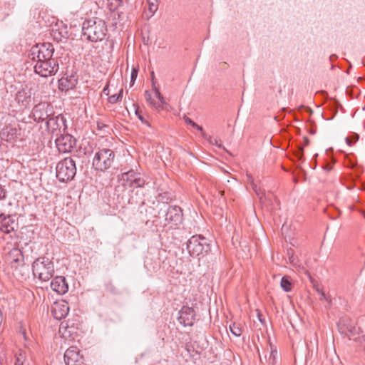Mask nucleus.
I'll return each mask as SVG.
<instances>
[{"instance_id":"4be33fe9","label":"nucleus","mask_w":365,"mask_h":365,"mask_svg":"<svg viewBox=\"0 0 365 365\" xmlns=\"http://www.w3.org/2000/svg\"><path fill=\"white\" fill-rule=\"evenodd\" d=\"M128 3V0H108V7L110 11H115Z\"/></svg>"},{"instance_id":"39448f33","label":"nucleus","mask_w":365,"mask_h":365,"mask_svg":"<svg viewBox=\"0 0 365 365\" xmlns=\"http://www.w3.org/2000/svg\"><path fill=\"white\" fill-rule=\"evenodd\" d=\"M187 249L192 257L204 255L210 250L207 239L201 235L192 236L187 243Z\"/></svg>"},{"instance_id":"423d86ee","label":"nucleus","mask_w":365,"mask_h":365,"mask_svg":"<svg viewBox=\"0 0 365 365\" xmlns=\"http://www.w3.org/2000/svg\"><path fill=\"white\" fill-rule=\"evenodd\" d=\"M53 53L54 48L53 44L50 43H43L41 44H36L31 47L29 53V57L33 61L55 59L53 58Z\"/></svg>"},{"instance_id":"bb28decb","label":"nucleus","mask_w":365,"mask_h":365,"mask_svg":"<svg viewBox=\"0 0 365 365\" xmlns=\"http://www.w3.org/2000/svg\"><path fill=\"white\" fill-rule=\"evenodd\" d=\"M339 330L342 333H344L349 339H351V336L354 335L356 332L355 327L353 326L347 327L346 329H344L343 327H340Z\"/></svg>"},{"instance_id":"ddd939ff","label":"nucleus","mask_w":365,"mask_h":365,"mask_svg":"<svg viewBox=\"0 0 365 365\" xmlns=\"http://www.w3.org/2000/svg\"><path fill=\"white\" fill-rule=\"evenodd\" d=\"M165 220L170 224L178 225L182 222V210L178 206H170L165 213Z\"/></svg>"},{"instance_id":"f257e3e1","label":"nucleus","mask_w":365,"mask_h":365,"mask_svg":"<svg viewBox=\"0 0 365 365\" xmlns=\"http://www.w3.org/2000/svg\"><path fill=\"white\" fill-rule=\"evenodd\" d=\"M106 33L107 26L102 19H90L83 23L82 35L89 41H101L105 38Z\"/></svg>"},{"instance_id":"f704fd0d","label":"nucleus","mask_w":365,"mask_h":365,"mask_svg":"<svg viewBox=\"0 0 365 365\" xmlns=\"http://www.w3.org/2000/svg\"><path fill=\"white\" fill-rule=\"evenodd\" d=\"M135 115L138 116V118L144 124L148 125V126H150V125L149 124L148 121H147L143 114H142V112L140 110H139L138 108H137L135 110Z\"/></svg>"},{"instance_id":"3c124183","label":"nucleus","mask_w":365,"mask_h":365,"mask_svg":"<svg viewBox=\"0 0 365 365\" xmlns=\"http://www.w3.org/2000/svg\"><path fill=\"white\" fill-rule=\"evenodd\" d=\"M351 167H354L355 165V164L354 163H351Z\"/></svg>"},{"instance_id":"393cba45","label":"nucleus","mask_w":365,"mask_h":365,"mask_svg":"<svg viewBox=\"0 0 365 365\" xmlns=\"http://www.w3.org/2000/svg\"><path fill=\"white\" fill-rule=\"evenodd\" d=\"M280 285L283 290L285 292H288L292 290V286L289 277H283L281 279Z\"/></svg>"},{"instance_id":"aec40b11","label":"nucleus","mask_w":365,"mask_h":365,"mask_svg":"<svg viewBox=\"0 0 365 365\" xmlns=\"http://www.w3.org/2000/svg\"><path fill=\"white\" fill-rule=\"evenodd\" d=\"M15 100L21 108H26L31 101L30 91L25 88L19 91L16 94Z\"/></svg>"},{"instance_id":"c03bdc74","label":"nucleus","mask_w":365,"mask_h":365,"mask_svg":"<svg viewBox=\"0 0 365 365\" xmlns=\"http://www.w3.org/2000/svg\"><path fill=\"white\" fill-rule=\"evenodd\" d=\"M319 292L321 295L320 300H322V299L328 300V299L327 298L325 293L324 292L319 291Z\"/></svg>"},{"instance_id":"a18cd8bd","label":"nucleus","mask_w":365,"mask_h":365,"mask_svg":"<svg viewBox=\"0 0 365 365\" xmlns=\"http://www.w3.org/2000/svg\"><path fill=\"white\" fill-rule=\"evenodd\" d=\"M97 126H98V129L102 130L104 127H106V125L101 122H98Z\"/></svg>"},{"instance_id":"49530a36","label":"nucleus","mask_w":365,"mask_h":365,"mask_svg":"<svg viewBox=\"0 0 365 365\" xmlns=\"http://www.w3.org/2000/svg\"><path fill=\"white\" fill-rule=\"evenodd\" d=\"M359 341L363 346V342H365V334L359 339Z\"/></svg>"},{"instance_id":"7c9ffc66","label":"nucleus","mask_w":365,"mask_h":365,"mask_svg":"<svg viewBox=\"0 0 365 365\" xmlns=\"http://www.w3.org/2000/svg\"><path fill=\"white\" fill-rule=\"evenodd\" d=\"M359 140L358 134H353L351 136H348L345 138L346 143L348 145H353Z\"/></svg>"},{"instance_id":"79ce46f5","label":"nucleus","mask_w":365,"mask_h":365,"mask_svg":"<svg viewBox=\"0 0 365 365\" xmlns=\"http://www.w3.org/2000/svg\"><path fill=\"white\" fill-rule=\"evenodd\" d=\"M0 365H5V354L0 352Z\"/></svg>"},{"instance_id":"c85d7f7f","label":"nucleus","mask_w":365,"mask_h":365,"mask_svg":"<svg viewBox=\"0 0 365 365\" xmlns=\"http://www.w3.org/2000/svg\"><path fill=\"white\" fill-rule=\"evenodd\" d=\"M153 89L155 92V97L159 101L158 103L163 106V105L165 103V100L164 97L160 93L159 89L158 88H156L154 85H153Z\"/></svg>"},{"instance_id":"8fccbe9b","label":"nucleus","mask_w":365,"mask_h":365,"mask_svg":"<svg viewBox=\"0 0 365 365\" xmlns=\"http://www.w3.org/2000/svg\"><path fill=\"white\" fill-rule=\"evenodd\" d=\"M362 214L364 215V217L365 218V212L364 211H362Z\"/></svg>"},{"instance_id":"a19ab883","label":"nucleus","mask_w":365,"mask_h":365,"mask_svg":"<svg viewBox=\"0 0 365 365\" xmlns=\"http://www.w3.org/2000/svg\"><path fill=\"white\" fill-rule=\"evenodd\" d=\"M287 254L289 255V261L291 264H294V255H293V253H290V251L288 250L287 252Z\"/></svg>"},{"instance_id":"412c9836","label":"nucleus","mask_w":365,"mask_h":365,"mask_svg":"<svg viewBox=\"0 0 365 365\" xmlns=\"http://www.w3.org/2000/svg\"><path fill=\"white\" fill-rule=\"evenodd\" d=\"M16 128L11 127H6L2 129L0 135L1 140H5L6 142H11L13 140H14V138L16 136Z\"/></svg>"},{"instance_id":"5701e85b","label":"nucleus","mask_w":365,"mask_h":365,"mask_svg":"<svg viewBox=\"0 0 365 365\" xmlns=\"http://www.w3.org/2000/svg\"><path fill=\"white\" fill-rule=\"evenodd\" d=\"M247 182L250 184L252 189L256 193V195L260 198H262L263 193L262 192L259 187H257V184L255 182L253 177L250 174L246 175Z\"/></svg>"},{"instance_id":"c9c22d12","label":"nucleus","mask_w":365,"mask_h":365,"mask_svg":"<svg viewBox=\"0 0 365 365\" xmlns=\"http://www.w3.org/2000/svg\"><path fill=\"white\" fill-rule=\"evenodd\" d=\"M115 15H118V19L119 21L123 20L125 16V12L123 11H119V9L114 11V19H115Z\"/></svg>"},{"instance_id":"b1692460","label":"nucleus","mask_w":365,"mask_h":365,"mask_svg":"<svg viewBox=\"0 0 365 365\" xmlns=\"http://www.w3.org/2000/svg\"><path fill=\"white\" fill-rule=\"evenodd\" d=\"M144 96H145V98L146 101L152 107H153L154 108H155L156 110H158L163 109V107L159 103L155 102L153 99V98L151 96V93L148 91H145Z\"/></svg>"},{"instance_id":"4468645a","label":"nucleus","mask_w":365,"mask_h":365,"mask_svg":"<svg viewBox=\"0 0 365 365\" xmlns=\"http://www.w3.org/2000/svg\"><path fill=\"white\" fill-rule=\"evenodd\" d=\"M69 307L68 304L62 301L60 302H55L51 307V312L55 319L57 320H61L63 318L66 317L68 314Z\"/></svg>"},{"instance_id":"864d4df0","label":"nucleus","mask_w":365,"mask_h":365,"mask_svg":"<svg viewBox=\"0 0 365 365\" xmlns=\"http://www.w3.org/2000/svg\"><path fill=\"white\" fill-rule=\"evenodd\" d=\"M364 349L365 350V345L364 346Z\"/></svg>"},{"instance_id":"20e7f679","label":"nucleus","mask_w":365,"mask_h":365,"mask_svg":"<svg viewBox=\"0 0 365 365\" xmlns=\"http://www.w3.org/2000/svg\"><path fill=\"white\" fill-rule=\"evenodd\" d=\"M56 178L61 182L72 180L76 174V163L71 158H65L57 163Z\"/></svg>"},{"instance_id":"f8f14e48","label":"nucleus","mask_w":365,"mask_h":365,"mask_svg":"<svg viewBox=\"0 0 365 365\" xmlns=\"http://www.w3.org/2000/svg\"><path fill=\"white\" fill-rule=\"evenodd\" d=\"M195 320V312L192 308L183 307L179 312L178 321L186 326H192Z\"/></svg>"},{"instance_id":"603ef678","label":"nucleus","mask_w":365,"mask_h":365,"mask_svg":"<svg viewBox=\"0 0 365 365\" xmlns=\"http://www.w3.org/2000/svg\"><path fill=\"white\" fill-rule=\"evenodd\" d=\"M63 326V323L62 322V323L61 324V327H62Z\"/></svg>"},{"instance_id":"473e14b6","label":"nucleus","mask_w":365,"mask_h":365,"mask_svg":"<svg viewBox=\"0 0 365 365\" xmlns=\"http://www.w3.org/2000/svg\"><path fill=\"white\" fill-rule=\"evenodd\" d=\"M123 96V89L119 91L118 94H114L108 97V101L110 103H115L118 102V99Z\"/></svg>"},{"instance_id":"f03ea898","label":"nucleus","mask_w":365,"mask_h":365,"mask_svg":"<svg viewBox=\"0 0 365 365\" xmlns=\"http://www.w3.org/2000/svg\"><path fill=\"white\" fill-rule=\"evenodd\" d=\"M114 159L113 150L108 148H98L93 158V168L97 171L104 172L112 166Z\"/></svg>"},{"instance_id":"c756f323","label":"nucleus","mask_w":365,"mask_h":365,"mask_svg":"<svg viewBox=\"0 0 365 365\" xmlns=\"http://www.w3.org/2000/svg\"><path fill=\"white\" fill-rule=\"evenodd\" d=\"M158 1L159 0H148L149 11L152 13V14H155L158 10Z\"/></svg>"},{"instance_id":"7ed1b4c3","label":"nucleus","mask_w":365,"mask_h":365,"mask_svg":"<svg viewBox=\"0 0 365 365\" xmlns=\"http://www.w3.org/2000/svg\"><path fill=\"white\" fill-rule=\"evenodd\" d=\"M32 270L35 277L42 282H47L53 275V263L48 258L39 257L33 262Z\"/></svg>"},{"instance_id":"e433bc0d","label":"nucleus","mask_w":365,"mask_h":365,"mask_svg":"<svg viewBox=\"0 0 365 365\" xmlns=\"http://www.w3.org/2000/svg\"><path fill=\"white\" fill-rule=\"evenodd\" d=\"M294 155L298 160H301L304 155L303 146H299L297 150L295 151Z\"/></svg>"},{"instance_id":"2f4dec72","label":"nucleus","mask_w":365,"mask_h":365,"mask_svg":"<svg viewBox=\"0 0 365 365\" xmlns=\"http://www.w3.org/2000/svg\"><path fill=\"white\" fill-rule=\"evenodd\" d=\"M277 355V349H273L271 346V351L269 356V363L272 365H274L276 363V358Z\"/></svg>"},{"instance_id":"09e8293b","label":"nucleus","mask_w":365,"mask_h":365,"mask_svg":"<svg viewBox=\"0 0 365 365\" xmlns=\"http://www.w3.org/2000/svg\"><path fill=\"white\" fill-rule=\"evenodd\" d=\"M258 318H259V320L262 322V319H261V314L260 313H258Z\"/></svg>"},{"instance_id":"cd10ccee","label":"nucleus","mask_w":365,"mask_h":365,"mask_svg":"<svg viewBox=\"0 0 365 365\" xmlns=\"http://www.w3.org/2000/svg\"><path fill=\"white\" fill-rule=\"evenodd\" d=\"M230 330L235 336H240L242 334V329L235 323H233L230 326Z\"/></svg>"},{"instance_id":"1a4fd4ad","label":"nucleus","mask_w":365,"mask_h":365,"mask_svg":"<svg viewBox=\"0 0 365 365\" xmlns=\"http://www.w3.org/2000/svg\"><path fill=\"white\" fill-rule=\"evenodd\" d=\"M76 139L69 134L61 135L55 140L58 150L62 153L71 152L76 145Z\"/></svg>"},{"instance_id":"dca6fc26","label":"nucleus","mask_w":365,"mask_h":365,"mask_svg":"<svg viewBox=\"0 0 365 365\" xmlns=\"http://www.w3.org/2000/svg\"><path fill=\"white\" fill-rule=\"evenodd\" d=\"M51 287L53 291L59 294H64L68 290V285L66 278L63 276H56L51 282Z\"/></svg>"},{"instance_id":"58836bf2","label":"nucleus","mask_w":365,"mask_h":365,"mask_svg":"<svg viewBox=\"0 0 365 365\" xmlns=\"http://www.w3.org/2000/svg\"><path fill=\"white\" fill-rule=\"evenodd\" d=\"M23 357L21 354H19V356H16V361L14 365H23Z\"/></svg>"},{"instance_id":"9d476101","label":"nucleus","mask_w":365,"mask_h":365,"mask_svg":"<svg viewBox=\"0 0 365 365\" xmlns=\"http://www.w3.org/2000/svg\"><path fill=\"white\" fill-rule=\"evenodd\" d=\"M121 180L125 182L130 187H142L145 183V180L141 178L140 174L134 170H130L128 172L123 173Z\"/></svg>"},{"instance_id":"72a5a7b5","label":"nucleus","mask_w":365,"mask_h":365,"mask_svg":"<svg viewBox=\"0 0 365 365\" xmlns=\"http://www.w3.org/2000/svg\"><path fill=\"white\" fill-rule=\"evenodd\" d=\"M210 143L212 145H215L216 146H217V148H222L224 150H225L227 153L230 154L226 149L221 144L219 143V140L217 139V138H210V140H209Z\"/></svg>"},{"instance_id":"f3484780","label":"nucleus","mask_w":365,"mask_h":365,"mask_svg":"<svg viewBox=\"0 0 365 365\" xmlns=\"http://www.w3.org/2000/svg\"><path fill=\"white\" fill-rule=\"evenodd\" d=\"M77 78L75 75L63 76L58 80V88L61 91L66 92L76 87Z\"/></svg>"},{"instance_id":"a211bd4d","label":"nucleus","mask_w":365,"mask_h":365,"mask_svg":"<svg viewBox=\"0 0 365 365\" xmlns=\"http://www.w3.org/2000/svg\"><path fill=\"white\" fill-rule=\"evenodd\" d=\"M15 221L11 215H0V230L5 233H10L14 230Z\"/></svg>"},{"instance_id":"6ab92c4d","label":"nucleus","mask_w":365,"mask_h":365,"mask_svg":"<svg viewBox=\"0 0 365 365\" xmlns=\"http://www.w3.org/2000/svg\"><path fill=\"white\" fill-rule=\"evenodd\" d=\"M62 125L66 127V119L61 115L56 117H50L46 121V127L48 130H51L52 133L58 129L60 130Z\"/></svg>"},{"instance_id":"9b49d317","label":"nucleus","mask_w":365,"mask_h":365,"mask_svg":"<svg viewBox=\"0 0 365 365\" xmlns=\"http://www.w3.org/2000/svg\"><path fill=\"white\" fill-rule=\"evenodd\" d=\"M64 361L66 365H81L83 357L77 347L71 346L65 351Z\"/></svg>"},{"instance_id":"37998d69","label":"nucleus","mask_w":365,"mask_h":365,"mask_svg":"<svg viewBox=\"0 0 365 365\" xmlns=\"http://www.w3.org/2000/svg\"><path fill=\"white\" fill-rule=\"evenodd\" d=\"M103 93L106 95V96H108L109 95V89H108V84H107L103 90Z\"/></svg>"},{"instance_id":"2eb2a0df","label":"nucleus","mask_w":365,"mask_h":365,"mask_svg":"<svg viewBox=\"0 0 365 365\" xmlns=\"http://www.w3.org/2000/svg\"><path fill=\"white\" fill-rule=\"evenodd\" d=\"M6 259L12 267L16 268L23 264L24 255L21 250L13 248L7 254Z\"/></svg>"},{"instance_id":"a878e982","label":"nucleus","mask_w":365,"mask_h":365,"mask_svg":"<svg viewBox=\"0 0 365 365\" xmlns=\"http://www.w3.org/2000/svg\"><path fill=\"white\" fill-rule=\"evenodd\" d=\"M185 119V122L187 124V125H192L194 128L197 129V130L200 131L202 133V135L203 136L205 135L204 131H203V129H202V127L197 125L196 123H195L192 120H191L190 118L188 117H185L184 118Z\"/></svg>"},{"instance_id":"de8ad7c7","label":"nucleus","mask_w":365,"mask_h":365,"mask_svg":"<svg viewBox=\"0 0 365 365\" xmlns=\"http://www.w3.org/2000/svg\"><path fill=\"white\" fill-rule=\"evenodd\" d=\"M304 145H307L309 144V140L307 137L304 138Z\"/></svg>"},{"instance_id":"ea45409f","label":"nucleus","mask_w":365,"mask_h":365,"mask_svg":"<svg viewBox=\"0 0 365 365\" xmlns=\"http://www.w3.org/2000/svg\"><path fill=\"white\" fill-rule=\"evenodd\" d=\"M6 190L0 185V200H2L6 197Z\"/></svg>"},{"instance_id":"6e6552de","label":"nucleus","mask_w":365,"mask_h":365,"mask_svg":"<svg viewBox=\"0 0 365 365\" xmlns=\"http://www.w3.org/2000/svg\"><path fill=\"white\" fill-rule=\"evenodd\" d=\"M53 113V108L47 103L43 102L36 105L32 110V115L35 121L40 123L48 120Z\"/></svg>"},{"instance_id":"4c0bfd02","label":"nucleus","mask_w":365,"mask_h":365,"mask_svg":"<svg viewBox=\"0 0 365 365\" xmlns=\"http://www.w3.org/2000/svg\"><path fill=\"white\" fill-rule=\"evenodd\" d=\"M138 76V70L135 68H133L132 70L131 76H130V81L132 83H134L135 81L136 80Z\"/></svg>"},{"instance_id":"0eeeda50","label":"nucleus","mask_w":365,"mask_h":365,"mask_svg":"<svg viewBox=\"0 0 365 365\" xmlns=\"http://www.w3.org/2000/svg\"><path fill=\"white\" fill-rule=\"evenodd\" d=\"M34 71L41 77L47 78L55 75L58 70V63L56 59L35 61Z\"/></svg>"}]
</instances>
